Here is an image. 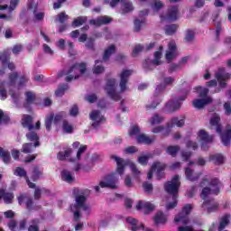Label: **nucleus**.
I'll use <instances>...</instances> for the list:
<instances>
[{"label":"nucleus","instance_id":"39448f33","mask_svg":"<svg viewBox=\"0 0 231 231\" xmlns=\"http://www.w3.org/2000/svg\"><path fill=\"white\" fill-rule=\"evenodd\" d=\"M106 94L112 100H115V102H118L120 100V94L116 93V79H110L106 81V86L105 88Z\"/></svg>","mask_w":231,"mask_h":231},{"label":"nucleus","instance_id":"5701e85b","mask_svg":"<svg viewBox=\"0 0 231 231\" xmlns=\"http://www.w3.org/2000/svg\"><path fill=\"white\" fill-rule=\"evenodd\" d=\"M35 100H37V96L35 93L32 91L25 92V103L23 104V107L28 108L32 106V104L35 103Z\"/></svg>","mask_w":231,"mask_h":231},{"label":"nucleus","instance_id":"a878e982","mask_svg":"<svg viewBox=\"0 0 231 231\" xmlns=\"http://www.w3.org/2000/svg\"><path fill=\"white\" fill-rule=\"evenodd\" d=\"M44 174V170L41 169L39 165H35L32 168L31 179L32 181H37L41 180V177Z\"/></svg>","mask_w":231,"mask_h":231},{"label":"nucleus","instance_id":"f704fd0d","mask_svg":"<svg viewBox=\"0 0 231 231\" xmlns=\"http://www.w3.org/2000/svg\"><path fill=\"white\" fill-rule=\"evenodd\" d=\"M121 10L123 14H130V12H133V10H134V7L133 6V4L128 0H123Z\"/></svg>","mask_w":231,"mask_h":231},{"label":"nucleus","instance_id":"4c0bfd02","mask_svg":"<svg viewBox=\"0 0 231 231\" xmlns=\"http://www.w3.org/2000/svg\"><path fill=\"white\" fill-rule=\"evenodd\" d=\"M61 178L63 181H67V183H73L75 178L71 175V172L68 170H63L61 171Z\"/></svg>","mask_w":231,"mask_h":231},{"label":"nucleus","instance_id":"79ce46f5","mask_svg":"<svg viewBox=\"0 0 231 231\" xmlns=\"http://www.w3.org/2000/svg\"><path fill=\"white\" fill-rule=\"evenodd\" d=\"M166 168L167 165H165V163H162L161 162H154L152 164V171H157V172H163Z\"/></svg>","mask_w":231,"mask_h":231},{"label":"nucleus","instance_id":"bb28decb","mask_svg":"<svg viewBox=\"0 0 231 231\" xmlns=\"http://www.w3.org/2000/svg\"><path fill=\"white\" fill-rule=\"evenodd\" d=\"M212 194V189L208 188V187H205L203 188L201 194H200V198L201 199H204V202L202 203V208L203 207H207V205H210V200H206L207 198H208V196Z\"/></svg>","mask_w":231,"mask_h":231},{"label":"nucleus","instance_id":"8fccbe9b","mask_svg":"<svg viewBox=\"0 0 231 231\" xmlns=\"http://www.w3.org/2000/svg\"><path fill=\"white\" fill-rule=\"evenodd\" d=\"M55 115L54 114H51L50 116H48L45 118V127L48 131H51V125L53 124V118H54Z\"/></svg>","mask_w":231,"mask_h":231},{"label":"nucleus","instance_id":"338daca9","mask_svg":"<svg viewBox=\"0 0 231 231\" xmlns=\"http://www.w3.org/2000/svg\"><path fill=\"white\" fill-rule=\"evenodd\" d=\"M70 116H79V106L73 105L69 110Z\"/></svg>","mask_w":231,"mask_h":231},{"label":"nucleus","instance_id":"423d86ee","mask_svg":"<svg viewBox=\"0 0 231 231\" xmlns=\"http://www.w3.org/2000/svg\"><path fill=\"white\" fill-rule=\"evenodd\" d=\"M22 127L28 129V131H40L41 129V121H37L35 125H33V116L30 115H23L21 121Z\"/></svg>","mask_w":231,"mask_h":231},{"label":"nucleus","instance_id":"473e14b6","mask_svg":"<svg viewBox=\"0 0 231 231\" xmlns=\"http://www.w3.org/2000/svg\"><path fill=\"white\" fill-rule=\"evenodd\" d=\"M153 221L155 225H164V223H167V217L162 211H158L153 217Z\"/></svg>","mask_w":231,"mask_h":231},{"label":"nucleus","instance_id":"c85d7f7f","mask_svg":"<svg viewBox=\"0 0 231 231\" xmlns=\"http://www.w3.org/2000/svg\"><path fill=\"white\" fill-rule=\"evenodd\" d=\"M174 82H176V79L172 77H164L162 79V84L159 85L156 89L158 91H162V89H165L167 86H171V84H174Z\"/></svg>","mask_w":231,"mask_h":231},{"label":"nucleus","instance_id":"09e8293b","mask_svg":"<svg viewBox=\"0 0 231 231\" xmlns=\"http://www.w3.org/2000/svg\"><path fill=\"white\" fill-rule=\"evenodd\" d=\"M163 116H161L159 114H154L153 116L150 120L151 125H156L162 124L163 122Z\"/></svg>","mask_w":231,"mask_h":231},{"label":"nucleus","instance_id":"e2e57ef3","mask_svg":"<svg viewBox=\"0 0 231 231\" xmlns=\"http://www.w3.org/2000/svg\"><path fill=\"white\" fill-rule=\"evenodd\" d=\"M64 120V112H60L56 114L53 117V122L55 125L59 124L60 122H62Z\"/></svg>","mask_w":231,"mask_h":231},{"label":"nucleus","instance_id":"393cba45","mask_svg":"<svg viewBox=\"0 0 231 231\" xmlns=\"http://www.w3.org/2000/svg\"><path fill=\"white\" fill-rule=\"evenodd\" d=\"M230 214L226 213L220 218V222L217 227L218 231L225 230V228L230 225Z\"/></svg>","mask_w":231,"mask_h":231},{"label":"nucleus","instance_id":"2f4dec72","mask_svg":"<svg viewBox=\"0 0 231 231\" xmlns=\"http://www.w3.org/2000/svg\"><path fill=\"white\" fill-rule=\"evenodd\" d=\"M0 158H2L5 165H8L12 162V155H10L8 150H5L3 147H0Z\"/></svg>","mask_w":231,"mask_h":231},{"label":"nucleus","instance_id":"cd10ccee","mask_svg":"<svg viewBox=\"0 0 231 231\" xmlns=\"http://www.w3.org/2000/svg\"><path fill=\"white\" fill-rule=\"evenodd\" d=\"M0 199H4L6 205H10L14 201V193L6 192L5 189H0Z\"/></svg>","mask_w":231,"mask_h":231},{"label":"nucleus","instance_id":"c9c22d12","mask_svg":"<svg viewBox=\"0 0 231 231\" xmlns=\"http://www.w3.org/2000/svg\"><path fill=\"white\" fill-rule=\"evenodd\" d=\"M170 127H183L185 125V117L179 119L178 117H173L171 119L169 124Z\"/></svg>","mask_w":231,"mask_h":231},{"label":"nucleus","instance_id":"603ef678","mask_svg":"<svg viewBox=\"0 0 231 231\" xmlns=\"http://www.w3.org/2000/svg\"><path fill=\"white\" fill-rule=\"evenodd\" d=\"M32 151H33V143H26L23 145L22 152H23L25 154H30Z\"/></svg>","mask_w":231,"mask_h":231},{"label":"nucleus","instance_id":"b1692460","mask_svg":"<svg viewBox=\"0 0 231 231\" xmlns=\"http://www.w3.org/2000/svg\"><path fill=\"white\" fill-rule=\"evenodd\" d=\"M26 138L29 142H34L33 147H39V145H41L39 134H37L33 130H31L26 134Z\"/></svg>","mask_w":231,"mask_h":231},{"label":"nucleus","instance_id":"9d476101","mask_svg":"<svg viewBox=\"0 0 231 231\" xmlns=\"http://www.w3.org/2000/svg\"><path fill=\"white\" fill-rule=\"evenodd\" d=\"M79 189H73V195L76 196L75 208H82V210H89V206L86 205L87 198L84 195H78Z\"/></svg>","mask_w":231,"mask_h":231},{"label":"nucleus","instance_id":"a19ab883","mask_svg":"<svg viewBox=\"0 0 231 231\" xmlns=\"http://www.w3.org/2000/svg\"><path fill=\"white\" fill-rule=\"evenodd\" d=\"M69 89V85L63 83L59 86L58 89L55 91V95L57 97H62L66 91Z\"/></svg>","mask_w":231,"mask_h":231},{"label":"nucleus","instance_id":"052dcab7","mask_svg":"<svg viewBox=\"0 0 231 231\" xmlns=\"http://www.w3.org/2000/svg\"><path fill=\"white\" fill-rule=\"evenodd\" d=\"M143 23H145V21L140 20V19H135L134 22V32H140V30H142V24H143Z\"/></svg>","mask_w":231,"mask_h":231},{"label":"nucleus","instance_id":"1a4fd4ad","mask_svg":"<svg viewBox=\"0 0 231 231\" xmlns=\"http://www.w3.org/2000/svg\"><path fill=\"white\" fill-rule=\"evenodd\" d=\"M0 60L2 62V68L0 69V75H5L6 73V69L14 71L15 69V64L10 62V56L6 53L0 54ZM7 66V68H6Z\"/></svg>","mask_w":231,"mask_h":231},{"label":"nucleus","instance_id":"de8ad7c7","mask_svg":"<svg viewBox=\"0 0 231 231\" xmlns=\"http://www.w3.org/2000/svg\"><path fill=\"white\" fill-rule=\"evenodd\" d=\"M180 69H183V67L180 65V63H171L169 67H168V73L170 75H172V73L176 72V71H180Z\"/></svg>","mask_w":231,"mask_h":231},{"label":"nucleus","instance_id":"864d4df0","mask_svg":"<svg viewBox=\"0 0 231 231\" xmlns=\"http://www.w3.org/2000/svg\"><path fill=\"white\" fill-rule=\"evenodd\" d=\"M172 199H173L172 202H169L166 205V209L167 210H172V208H176V207H178V196L172 197Z\"/></svg>","mask_w":231,"mask_h":231},{"label":"nucleus","instance_id":"4468645a","mask_svg":"<svg viewBox=\"0 0 231 231\" xmlns=\"http://www.w3.org/2000/svg\"><path fill=\"white\" fill-rule=\"evenodd\" d=\"M14 176H19V178H24L29 189H35L36 185L33 182L30 181V178L28 177V173L26 170L21 167H17L14 171Z\"/></svg>","mask_w":231,"mask_h":231},{"label":"nucleus","instance_id":"37998d69","mask_svg":"<svg viewBox=\"0 0 231 231\" xmlns=\"http://www.w3.org/2000/svg\"><path fill=\"white\" fill-rule=\"evenodd\" d=\"M178 31V24H170L164 27V32L166 35H174Z\"/></svg>","mask_w":231,"mask_h":231},{"label":"nucleus","instance_id":"7c9ffc66","mask_svg":"<svg viewBox=\"0 0 231 231\" xmlns=\"http://www.w3.org/2000/svg\"><path fill=\"white\" fill-rule=\"evenodd\" d=\"M61 129L66 134H73V131H75V126L71 125L69 120L64 119L62 121Z\"/></svg>","mask_w":231,"mask_h":231},{"label":"nucleus","instance_id":"aec40b11","mask_svg":"<svg viewBox=\"0 0 231 231\" xmlns=\"http://www.w3.org/2000/svg\"><path fill=\"white\" fill-rule=\"evenodd\" d=\"M208 104H212V97L195 99L192 101V106L196 109H203V107Z\"/></svg>","mask_w":231,"mask_h":231},{"label":"nucleus","instance_id":"58836bf2","mask_svg":"<svg viewBox=\"0 0 231 231\" xmlns=\"http://www.w3.org/2000/svg\"><path fill=\"white\" fill-rule=\"evenodd\" d=\"M167 154H170V156H172V158H176L178 156V152H180V146L178 145H171L168 146L166 149Z\"/></svg>","mask_w":231,"mask_h":231},{"label":"nucleus","instance_id":"6ab92c4d","mask_svg":"<svg viewBox=\"0 0 231 231\" xmlns=\"http://www.w3.org/2000/svg\"><path fill=\"white\" fill-rule=\"evenodd\" d=\"M110 23H113V18L107 15L99 16L97 19L89 21V24H93L94 26H104V24H110Z\"/></svg>","mask_w":231,"mask_h":231},{"label":"nucleus","instance_id":"5fc2aeb1","mask_svg":"<svg viewBox=\"0 0 231 231\" xmlns=\"http://www.w3.org/2000/svg\"><path fill=\"white\" fill-rule=\"evenodd\" d=\"M17 79H19V74L17 72L9 74V86H14L15 82H17Z\"/></svg>","mask_w":231,"mask_h":231},{"label":"nucleus","instance_id":"e433bc0d","mask_svg":"<svg viewBox=\"0 0 231 231\" xmlns=\"http://www.w3.org/2000/svg\"><path fill=\"white\" fill-rule=\"evenodd\" d=\"M210 187H215L214 189H212V194H215L217 196L219 194V186L221 185V181H219V179H212L211 181L209 182Z\"/></svg>","mask_w":231,"mask_h":231},{"label":"nucleus","instance_id":"6e6552de","mask_svg":"<svg viewBox=\"0 0 231 231\" xmlns=\"http://www.w3.org/2000/svg\"><path fill=\"white\" fill-rule=\"evenodd\" d=\"M186 98V96H182L175 100L168 101L164 107L165 113H174V111H178V109L181 107V102H183Z\"/></svg>","mask_w":231,"mask_h":231},{"label":"nucleus","instance_id":"49530a36","mask_svg":"<svg viewBox=\"0 0 231 231\" xmlns=\"http://www.w3.org/2000/svg\"><path fill=\"white\" fill-rule=\"evenodd\" d=\"M154 66H156V64H154V62L150 59L145 60L143 63V68L146 71H152V69H154Z\"/></svg>","mask_w":231,"mask_h":231},{"label":"nucleus","instance_id":"bf43d9fd","mask_svg":"<svg viewBox=\"0 0 231 231\" xmlns=\"http://www.w3.org/2000/svg\"><path fill=\"white\" fill-rule=\"evenodd\" d=\"M160 59H162V52L157 51L154 53V60H152V61L153 62V64H155V66H160V64H162V60H160Z\"/></svg>","mask_w":231,"mask_h":231},{"label":"nucleus","instance_id":"72a5a7b5","mask_svg":"<svg viewBox=\"0 0 231 231\" xmlns=\"http://www.w3.org/2000/svg\"><path fill=\"white\" fill-rule=\"evenodd\" d=\"M209 161L213 162L215 165H223L225 162V157L221 153H216L209 156Z\"/></svg>","mask_w":231,"mask_h":231},{"label":"nucleus","instance_id":"9b49d317","mask_svg":"<svg viewBox=\"0 0 231 231\" xmlns=\"http://www.w3.org/2000/svg\"><path fill=\"white\" fill-rule=\"evenodd\" d=\"M199 138H200V141L202 142V144H201L202 151H208V145L207 144L212 143L214 137L212 135H209L208 133H207L205 130H200L199 132Z\"/></svg>","mask_w":231,"mask_h":231},{"label":"nucleus","instance_id":"f257e3e1","mask_svg":"<svg viewBox=\"0 0 231 231\" xmlns=\"http://www.w3.org/2000/svg\"><path fill=\"white\" fill-rule=\"evenodd\" d=\"M209 123L212 127H216V133L220 135L223 145L228 147L231 143V125H226V130L223 132L221 117H219V116L216 114L210 118Z\"/></svg>","mask_w":231,"mask_h":231},{"label":"nucleus","instance_id":"20e7f679","mask_svg":"<svg viewBox=\"0 0 231 231\" xmlns=\"http://www.w3.org/2000/svg\"><path fill=\"white\" fill-rule=\"evenodd\" d=\"M99 187L101 189H111L115 190L118 189V177L116 173H110L104 177V181L99 182Z\"/></svg>","mask_w":231,"mask_h":231},{"label":"nucleus","instance_id":"f3484780","mask_svg":"<svg viewBox=\"0 0 231 231\" xmlns=\"http://www.w3.org/2000/svg\"><path fill=\"white\" fill-rule=\"evenodd\" d=\"M115 53H116V46H115V44H112L110 46H108L103 53V60H97L95 61V64H98L99 62H107L109 60V59H111L112 55H115Z\"/></svg>","mask_w":231,"mask_h":231},{"label":"nucleus","instance_id":"c756f323","mask_svg":"<svg viewBox=\"0 0 231 231\" xmlns=\"http://www.w3.org/2000/svg\"><path fill=\"white\" fill-rule=\"evenodd\" d=\"M185 175L187 180H189V181H198V180H199V178L201 177V172L194 175V171H192L190 168H186Z\"/></svg>","mask_w":231,"mask_h":231},{"label":"nucleus","instance_id":"f03ea898","mask_svg":"<svg viewBox=\"0 0 231 231\" xmlns=\"http://www.w3.org/2000/svg\"><path fill=\"white\" fill-rule=\"evenodd\" d=\"M111 160H115L116 162V172L122 176L124 175V172L125 171V167L129 166L134 176H140L142 172L138 170L136 167V164L134 162H131L129 160H124L116 155H111Z\"/></svg>","mask_w":231,"mask_h":231},{"label":"nucleus","instance_id":"412c9836","mask_svg":"<svg viewBox=\"0 0 231 231\" xmlns=\"http://www.w3.org/2000/svg\"><path fill=\"white\" fill-rule=\"evenodd\" d=\"M155 140L156 136L149 137L144 134H141L136 136L137 143H143L144 145H151V143H153Z\"/></svg>","mask_w":231,"mask_h":231},{"label":"nucleus","instance_id":"69168bd1","mask_svg":"<svg viewBox=\"0 0 231 231\" xmlns=\"http://www.w3.org/2000/svg\"><path fill=\"white\" fill-rule=\"evenodd\" d=\"M219 210V203L215 202L208 208V214H212V212H217Z\"/></svg>","mask_w":231,"mask_h":231},{"label":"nucleus","instance_id":"680f3d73","mask_svg":"<svg viewBox=\"0 0 231 231\" xmlns=\"http://www.w3.org/2000/svg\"><path fill=\"white\" fill-rule=\"evenodd\" d=\"M141 51H143V45L137 44L133 50L132 56L136 57V55H138V53H141Z\"/></svg>","mask_w":231,"mask_h":231},{"label":"nucleus","instance_id":"0eeeda50","mask_svg":"<svg viewBox=\"0 0 231 231\" xmlns=\"http://www.w3.org/2000/svg\"><path fill=\"white\" fill-rule=\"evenodd\" d=\"M192 212V205L186 204L183 208L181 212L179 213L177 217H175L174 221L175 223H182L183 225H189V216Z\"/></svg>","mask_w":231,"mask_h":231},{"label":"nucleus","instance_id":"774afa93","mask_svg":"<svg viewBox=\"0 0 231 231\" xmlns=\"http://www.w3.org/2000/svg\"><path fill=\"white\" fill-rule=\"evenodd\" d=\"M224 109H225V113L227 116H230L231 115V103L229 101L226 102L224 104Z\"/></svg>","mask_w":231,"mask_h":231},{"label":"nucleus","instance_id":"4d7b16f0","mask_svg":"<svg viewBox=\"0 0 231 231\" xmlns=\"http://www.w3.org/2000/svg\"><path fill=\"white\" fill-rule=\"evenodd\" d=\"M149 158H151V156H149V155L139 156L138 159H137V162L141 165L145 166L149 163Z\"/></svg>","mask_w":231,"mask_h":231},{"label":"nucleus","instance_id":"6e6d98bb","mask_svg":"<svg viewBox=\"0 0 231 231\" xmlns=\"http://www.w3.org/2000/svg\"><path fill=\"white\" fill-rule=\"evenodd\" d=\"M86 23V20L82 17H78L72 22L73 28H79V26H82Z\"/></svg>","mask_w":231,"mask_h":231},{"label":"nucleus","instance_id":"2eb2a0df","mask_svg":"<svg viewBox=\"0 0 231 231\" xmlns=\"http://www.w3.org/2000/svg\"><path fill=\"white\" fill-rule=\"evenodd\" d=\"M79 63L72 65L67 72V77L65 78V82H71V80H77L80 77L79 75Z\"/></svg>","mask_w":231,"mask_h":231},{"label":"nucleus","instance_id":"f8f14e48","mask_svg":"<svg viewBox=\"0 0 231 231\" xmlns=\"http://www.w3.org/2000/svg\"><path fill=\"white\" fill-rule=\"evenodd\" d=\"M89 116H90V120H93L92 127L94 129H98V127H100V124H102V122H106V117L100 115V111L98 110H93L90 113Z\"/></svg>","mask_w":231,"mask_h":231},{"label":"nucleus","instance_id":"ddd939ff","mask_svg":"<svg viewBox=\"0 0 231 231\" xmlns=\"http://www.w3.org/2000/svg\"><path fill=\"white\" fill-rule=\"evenodd\" d=\"M133 75V70L124 69L120 74V83L121 91L124 92L127 89V82H129V77Z\"/></svg>","mask_w":231,"mask_h":231},{"label":"nucleus","instance_id":"a211bd4d","mask_svg":"<svg viewBox=\"0 0 231 231\" xmlns=\"http://www.w3.org/2000/svg\"><path fill=\"white\" fill-rule=\"evenodd\" d=\"M126 222L129 225H131L132 231H138V230L154 231L151 228H145V225L143 223H141L140 226H138V220L136 218H133L131 217L126 218Z\"/></svg>","mask_w":231,"mask_h":231},{"label":"nucleus","instance_id":"ea45409f","mask_svg":"<svg viewBox=\"0 0 231 231\" xmlns=\"http://www.w3.org/2000/svg\"><path fill=\"white\" fill-rule=\"evenodd\" d=\"M194 90L199 94V97L200 98H207L208 95V88H203L201 86H198L194 88Z\"/></svg>","mask_w":231,"mask_h":231},{"label":"nucleus","instance_id":"4be33fe9","mask_svg":"<svg viewBox=\"0 0 231 231\" xmlns=\"http://www.w3.org/2000/svg\"><path fill=\"white\" fill-rule=\"evenodd\" d=\"M165 21H176L178 19V6L173 5L168 9V14L164 16Z\"/></svg>","mask_w":231,"mask_h":231},{"label":"nucleus","instance_id":"3c124183","mask_svg":"<svg viewBox=\"0 0 231 231\" xmlns=\"http://www.w3.org/2000/svg\"><path fill=\"white\" fill-rule=\"evenodd\" d=\"M87 50H91V51H95V38L89 37L85 44Z\"/></svg>","mask_w":231,"mask_h":231},{"label":"nucleus","instance_id":"7ed1b4c3","mask_svg":"<svg viewBox=\"0 0 231 231\" xmlns=\"http://www.w3.org/2000/svg\"><path fill=\"white\" fill-rule=\"evenodd\" d=\"M180 186L181 182H180V175H175L171 181H167L164 184V190L167 194H170V196H178Z\"/></svg>","mask_w":231,"mask_h":231},{"label":"nucleus","instance_id":"dca6fc26","mask_svg":"<svg viewBox=\"0 0 231 231\" xmlns=\"http://www.w3.org/2000/svg\"><path fill=\"white\" fill-rule=\"evenodd\" d=\"M137 210H143V215L147 216L148 214H151L152 210H154V204L151 202H143V200H139L136 205Z\"/></svg>","mask_w":231,"mask_h":231},{"label":"nucleus","instance_id":"a18cd8bd","mask_svg":"<svg viewBox=\"0 0 231 231\" xmlns=\"http://www.w3.org/2000/svg\"><path fill=\"white\" fill-rule=\"evenodd\" d=\"M194 37H196V32L192 29H188L186 31V35L184 37L185 42H192L194 41Z\"/></svg>","mask_w":231,"mask_h":231},{"label":"nucleus","instance_id":"0e129e2a","mask_svg":"<svg viewBox=\"0 0 231 231\" xmlns=\"http://www.w3.org/2000/svg\"><path fill=\"white\" fill-rule=\"evenodd\" d=\"M143 189H144V192H148V194H151V191L153 190L152 183L151 182H143Z\"/></svg>","mask_w":231,"mask_h":231},{"label":"nucleus","instance_id":"c03bdc74","mask_svg":"<svg viewBox=\"0 0 231 231\" xmlns=\"http://www.w3.org/2000/svg\"><path fill=\"white\" fill-rule=\"evenodd\" d=\"M215 78L228 80L229 79H231V74L225 73V69H219V70L215 74Z\"/></svg>","mask_w":231,"mask_h":231},{"label":"nucleus","instance_id":"13d9d810","mask_svg":"<svg viewBox=\"0 0 231 231\" xmlns=\"http://www.w3.org/2000/svg\"><path fill=\"white\" fill-rule=\"evenodd\" d=\"M69 19V16L65 12H61L58 14V21L60 24H64L66 21Z\"/></svg>","mask_w":231,"mask_h":231}]
</instances>
